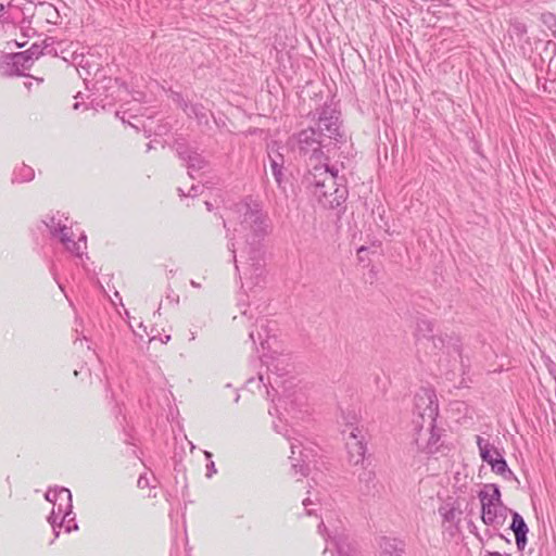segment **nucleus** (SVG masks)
Returning a JSON list of instances; mask_svg holds the SVG:
<instances>
[{
    "instance_id": "obj_1",
    "label": "nucleus",
    "mask_w": 556,
    "mask_h": 556,
    "mask_svg": "<svg viewBox=\"0 0 556 556\" xmlns=\"http://www.w3.org/2000/svg\"><path fill=\"white\" fill-rule=\"evenodd\" d=\"M224 227L229 237L228 250L232 253L236 270L242 287L252 290L265 279V263L262 240L268 233L269 222L258 202L243 200L231 210Z\"/></svg>"
},
{
    "instance_id": "obj_2",
    "label": "nucleus",
    "mask_w": 556,
    "mask_h": 556,
    "mask_svg": "<svg viewBox=\"0 0 556 556\" xmlns=\"http://www.w3.org/2000/svg\"><path fill=\"white\" fill-rule=\"evenodd\" d=\"M262 362L267 368V383L264 375L260 374L257 379L250 378L247 381V388L251 392H255V389L265 392L267 399L274 403L268 413L274 415L275 410L279 416L286 414L296 418L298 414L306 412L307 396L290 377V357L285 354L264 355Z\"/></svg>"
},
{
    "instance_id": "obj_3",
    "label": "nucleus",
    "mask_w": 556,
    "mask_h": 556,
    "mask_svg": "<svg viewBox=\"0 0 556 556\" xmlns=\"http://www.w3.org/2000/svg\"><path fill=\"white\" fill-rule=\"evenodd\" d=\"M314 116H317L316 127H308L294 136L300 152L311 155L308 168L321 163L319 159L323 155V148L343 141V135L340 131V112L336 108L325 104L316 111Z\"/></svg>"
},
{
    "instance_id": "obj_4",
    "label": "nucleus",
    "mask_w": 556,
    "mask_h": 556,
    "mask_svg": "<svg viewBox=\"0 0 556 556\" xmlns=\"http://www.w3.org/2000/svg\"><path fill=\"white\" fill-rule=\"evenodd\" d=\"M343 182V177L327 163L312 165L302 179L304 188L323 207L330 210L342 208L346 201L349 192Z\"/></svg>"
},
{
    "instance_id": "obj_5",
    "label": "nucleus",
    "mask_w": 556,
    "mask_h": 556,
    "mask_svg": "<svg viewBox=\"0 0 556 556\" xmlns=\"http://www.w3.org/2000/svg\"><path fill=\"white\" fill-rule=\"evenodd\" d=\"M42 223L49 229L50 235L60 240L66 251L77 257H83L87 249V238L84 233H80L78 240H74L73 230L68 226V218L64 214L56 212L51 216H47Z\"/></svg>"
},
{
    "instance_id": "obj_6",
    "label": "nucleus",
    "mask_w": 556,
    "mask_h": 556,
    "mask_svg": "<svg viewBox=\"0 0 556 556\" xmlns=\"http://www.w3.org/2000/svg\"><path fill=\"white\" fill-rule=\"evenodd\" d=\"M45 497L52 504L48 522L53 529L54 536L58 538L60 535L59 529H61L64 521H66V517H71L72 515V493L66 488H50L46 492Z\"/></svg>"
},
{
    "instance_id": "obj_7",
    "label": "nucleus",
    "mask_w": 556,
    "mask_h": 556,
    "mask_svg": "<svg viewBox=\"0 0 556 556\" xmlns=\"http://www.w3.org/2000/svg\"><path fill=\"white\" fill-rule=\"evenodd\" d=\"M439 415V405L435 392L429 388H422L415 394L414 412H413V429L415 421L432 426L437 421Z\"/></svg>"
},
{
    "instance_id": "obj_8",
    "label": "nucleus",
    "mask_w": 556,
    "mask_h": 556,
    "mask_svg": "<svg viewBox=\"0 0 556 556\" xmlns=\"http://www.w3.org/2000/svg\"><path fill=\"white\" fill-rule=\"evenodd\" d=\"M282 434L290 442V459L294 475L299 473L301 477L307 476L309 471L308 465L316 453L315 446L304 445V442L299 438L292 437L289 430H286Z\"/></svg>"
},
{
    "instance_id": "obj_9",
    "label": "nucleus",
    "mask_w": 556,
    "mask_h": 556,
    "mask_svg": "<svg viewBox=\"0 0 556 556\" xmlns=\"http://www.w3.org/2000/svg\"><path fill=\"white\" fill-rule=\"evenodd\" d=\"M414 430V442L418 451L426 454H434L439 451L441 433L435 427V422L432 426L420 424L418 420L415 421Z\"/></svg>"
},
{
    "instance_id": "obj_10",
    "label": "nucleus",
    "mask_w": 556,
    "mask_h": 556,
    "mask_svg": "<svg viewBox=\"0 0 556 556\" xmlns=\"http://www.w3.org/2000/svg\"><path fill=\"white\" fill-rule=\"evenodd\" d=\"M342 432L346 435L349 462L351 464L358 465L364 460L366 453V445L363 440L359 439L361 430L353 426V421H348L346 429Z\"/></svg>"
},
{
    "instance_id": "obj_11",
    "label": "nucleus",
    "mask_w": 556,
    "mask_h": 556,
    "mask_svg": "<svg viewBox=\"0 0 556 556\" xmlns=\"http://www.w3.org/2000/svg\"><path fill=\"white\" fill-rule=\"evenodd\" d=\"M31 56L27 54V52H17L12 54H7L2 58L1 61V71L3 75L7 76H22L25 75V72L30 70Z\"/></svg>"
},
{
    "instance_id": "obj_12",
    "label": "nucleus",
    "mask_w": 556,
    "mask_h": 556,
    "mask_svg": "<svg viewBox=\"0 0 556 556\" xmlns=\"http://www.w3.org/2000/svg\"><path fill=\"white\" fill-rule=\"evenodd\" d=\"M281 147L277 142H273L267 147V156L271 174L279 189L285 190L286 182V160L281 152Z\"/></svg>"
},
{
    "instance_id": "obj_13",
    "label": "nucleus",
    "mask_w": 556,
    "mask_h": 556,
    "mask_svg": "<svg viewBox=\"0 0 556 556\" xmlns=\"http://www.w3.org/2000/svg\"><path fill=\"white\" fill-rule=\"evenodd\" d=\"M176 151L179 159L186 163L191 178H194V173L200 172L207 165L206 160L197 150L184 142H176Z\"/></svg>"
},
{
    "instance_id": "obj_14",
    "label": "nucleus",
    "mask_w": 556,
    "mask_h": 556,
    "mask_svg": "<svg viewBox=\"0 0 556 556\" xmlns=\"http://www.w3.org/2000/svg\"><path fill=\"white\" fill-rule=\"evenodd\" d=\"M270 321L265 317L256 319L255 329H252L249 333V338L252 344L255 346L257 342L263 350H269V339L271 332Z\"/></svg>"
},
{
    "instance_id": "obj_15",
    "label": "nucleus",
    "mask_w": 556,
    "mask_h": 556,
    "mask_svg": "<svg viewBox=\"0 0 556 556\" xmlns=\"http://www.w3.org/2000/svg\"><path fill=\"white\" fill-rule=\"evenodd\" d=\"M378 556H405V543L396 538L382 536L378 541Z\"/></svg>"
},
{
    "instance_id": "obj_16",
    "label": "nucleus",
    "mask_w": 556,
    "mask_h": 556,
    "mask_svg": "<svg viewBox=\"0 0 556 556\" xmlns=\"http://www.w3.org/2000/svg\"><path fill=\"white\" fill-rule=\"evenodd\" d=\"M505 510L506 508L503 505L490 506V504H486V507L481 508V519L486 526H502L506 518Z\"/></svg>"
},
{
    "instance_id": "obj_17",
    "label": "nucleus",
    "mask_w": 556,
    "mask_h": 556,
    "mask_svg": "<svg viewBox=\"0 0 556 556\" xmlns=\"http://www.w3.org/2000/svg\"><path fill=\"white\" fill-rule=\"evenodd\" d=\"M435 349L446 352L448 355H460V343L458 338L448 336H431Z\"/></svg>"
},
{
    "instance_id": "obj_18",
    "label": "nucleus",
    "mask_w": 556,
    "mask_h": 556,
    "mask_svg": "<svg viewBox=\"0 0 556 556\" xmlns=\"http://www.w3.org/2000/svg\"><path fill=\"white\" fill-rule=\"evenodd\" d=\"M478 496L481 502V508L486 507V504H490V506L503 505L501 501V491L496 484H485L483 490L479 492Z\"/></svg>"
},
{
    "instance_id": "obj_19",
    "label": "nucleus",
    "mask_w": 556,
    "mask_h": 556,
    "mask_svg": "<svg viewBox=\"0 0 556 556\" xmlns=\"http://www.w3.org/2000/svg\"><path fill=\"white\" fill-rule=\"evenodd\" d=\"M477 445L480 452L481 459L489 464L490 466L496 460V456H500V452L493 445L489 443V441L484 440L482 437H477Z\"/></svg>"
},
{
    "instance_id": "obj_20",
    "label": "nucleus",
    "mask_w": 556,
    "mask_h": 556,
    "mask_svg": "<svg viewBox=\"0 0 556 556\" xmlns=\"http://www.w3.org/2000/svg\"><path fill=\"white\" fill-rule=\"evenodd\" d=\"M336 553L332 556H359V552L346 536L340 535L334 539Z\"/></svg>"
},
{
    "instance_id": "obj_21",
    "label": "nucleus",
    "mask_w": 556,
    "mask_h": 556,
    "mask_svg": "<svg viewBox=\"0 0 556 556\" xmlns=\"http://www.w3.org/2000/svg\"><path fill=\"white\" fill-rule=\"evenodd\" d=\"M439 514L444 522L458 525L460 521L462 510L453 503H445L439 507Z\"/></svg>"
},
{
    "instance_id": "obj_22",
    "label": "nucleus",
    "mask_w": 556,
    "mask_h": 556,
    "mask_svg": "<svg viewBox=\"0 0 556 556\" xmlns=\"http://www.w3.org/2000/svg\"><path fill=\"white\" fill-rule=\"evenodd\" d=\"M185 112L189 117H194L199 124L208 123V112L202 104L186 105Z\"/></svg>"
},
{
    "instance_id": "obj_23",
    "label": "nucleus",
    "mask_w": 556,
    "mask_h": 556,
    "mask_svg": "<svg viewBox=\"0 0 556 556\" xmlns=\"http://www.w3.org/2000/svg\"><path fill=\"white\" fill-rule=\"evenodd\" d=\"M35 177V172L30 166H27L25 164H22L21 166L16 167L13 172L12 176V182H28L33 180Z\"/></svg>"
},
{
    "instance_id": "obj_24",
    "label": "nucleus",
    "mask_w": 556,
    "mask_h": 556,
    "mask_svg": "<svg viewBox=\"0 0 556 556\" xmlns=\"http://www.w3.org/2000/svg\"><path fill=\"white\" fill-rule=\"evenodd\" d=\"M491 469L493 472L504 478H509L513 476V471L509 469L506 460L501 454L500 456H496V460H494L493 464L491 465Z\"/></svg>"
},
{
    "instance_id": "obj_25",
    "label": "nucleus",
    "mask_w": 556,
    "mask_h": 556,
    "mask_svg": "<svg viewBox=\"0 0 556 556\" xmlns=\"http://www.w3.org/2000/svg\"><path fill=\"white\" fill-rule=\"evenodd\" d=\"M513 521L510 525V529L514 531L515 534L518 533H528L529 529L527 523L525 522L522 516L516 511L511 514Z\"/></svg>"
},
{
    "instance_id": "obj_26",
    "label": "nucleus",
    "mask_w": 556,
    "mask_h": 556,
    "mask_svg": "<svg viewBox=\"0 0 556 556\" xmlns=\"http://www.w3.org/2000/svg\"><path fill=\"white\" fill-rule=\"evenodd\" d=\"M417 332L419 334H422L424 337H427L428 334H431L433 332V324L432 321L428 319H420L417 323Z\"/></svg>"
},
{
    "instance_id": "obj_27",
    "label": "nucleus",
    "mask_w": 556,
    "mask_h": 556,
    "mask_svg": "<svg viewBox=\"0 0 556 556\" xmlns=\"http://www.w3.org/2000/svg\"><path fill=\"white\" fill-rule=\"evenodd\" d=\"M202 189H203L202 185L193 184L190 187V189H189V191L187 193H185L182 188H178L177 190H178L180 197H191V198H194V197H197L201 192Z\"/></svg>"
},
{
    "instance_id": "obj_28",
    "label": "nucleus",
    "mask_w": 556,
    "mask_h": 556,
    "mask_svg": "<svg viewBox=\"0 0 556 556\" xmlns=\"http://www.w3.org/2000/svg\"><path fill=\"white\" fill-rule=\"evenodd\" d=\"M204 456L208 460L206 464V477L212 478L213 475L217 472L214 462L212 460V453L208 451H204Z\"/></svg>"
},
{
    "instance_id": "obj_29",
    "label": "nucleus",
    "mask_w": 556,
    "mask_h": 556,
    "mask_svg": "<svg viewBox=\"0 0 556 556\" xmlns=\"http://www.w3.org/2000/svg\"><path fill=\"white\" fill-rule=\"evenodd\" d=\"M29 56H31V64L42 54V48L34 43L29 49L25 50Z\"/></svg>"
},
{
    "instance_id": "obj_30",
    "label": "nucleus",
    "mask_w": 556,
    "mask_h": 556,
    "mask_svg": "<svg viewBox=\"0 0 556 556\" xmlns=\"http://www.w3.org/2000/svg\"><path fill=\"white\" fill-rule=\"evenodd\" d=\"M62 528H64L65 532H67V533L72 532L73 530L78 529V526L75 522V515L73 513H72L71 517H66V521H64V525L62 526Z\"/></svg>"
},
{
    "instance_id": "obj_31",
    "label": "nucleus",
    "mask_w": 556,
    "mask_h": 556,
    "mask_svg": "<svg viewBox=\"0 0 556 556\" xmlns=\"http://www.w3.org/2000/svg\"><path fill=\"white\" fill-rule=\"evenodd\" d=\"M516 536V545L519 551H522L527 544V533H518Z\"/></svg>"
},
{
    "instance_id": "obj_32",
    "label": "nucleus",
    "mask_w": 556,
    "mask_h": 556,
    "mask_svg": "<svg viewBox=\"0 0 556 556\" xmlns=\"http://www.w3.org/2000/svg\"><path fill=\"white\" fill-rule=\"evenodd\" d=\"M137 485L140 489L149 488L151 485L150 478L147 475H140Z\"/></svg>"
},
{
    "instance_id": "obj_33",
    "label": "nucleus",
    "mask_w": 556,
    "mask_h": 556,
    "mask_svg": "<svg viewBox=\"0 0 556 556\" xmlns=\"http://www.w3.org/2000/svg\"><path fill=\"white\" fill-rule=\"evenodd\" d=\"M302 504L306 510L307 516L314 515V509L309 508V506L313 505L314 502L309 497L304 498Z\"/></svg>"
},
{
    "instance_id": "obj_34",
    "label": "nucleus",
    "mask_w": 556,
    "mask_h": 556,
    "mask_svg": "<svg viewBox=\"0 0 556 556\" xmlns=\"http://www.w3.org/2000/svg\"><path fill=\"white\" fill-rule=\"evenodd\" d=\"M374 478H375L374 472H372V471H368V472H364V477H362V476H361V477H359V480H361V481H363V480H364V481H366V483H368L369 481H372V480H374ZM366 488H367V491H369V486H368V484H366Z\"/></svg>"
},
{
    "instance_id": "obj_35",
    "label": "nucleus",
    "mask_w": 556,
    "mask_h": 556,
    "mask_svg": "<svg viewBox=\"0 0 556 556\" xmlns=\"http://www.w3.org/2000/svg\"><path fill=\"white\" fill-rule=\"evenodd\" d=\"M468 528H469V531L475 534L479 540H482L479 532H478V529H477V526L473 523V522H469L468 523Z\"/></svg>"
},
{
    "instance_id": "obj_36",
    "label": "nucleus",
    "mask_w": 556,
    "mask_h": 556,
    "mask_svg": "<svg viewBox=\"0 0 556 556\" xmlns=\"http://www.w3.org/2000/svg\"><path fill=\"white\" fill-rule=\"evenodd\" d=\"M50 271H51V274L53 275L54 280L58 282L59 288L63 291V286L58 281L56 274H55V271H54V265H52V266H51Z\"/></svg>"
},
{
    "instance_id": "obj_37",
    "label": "nucleus",
    "mask_w": 556,
    "mask_h": 556,
    "mask_svg": "<svg viewBox=\"0 0 556 556\" xmlns=\"http://www.w3.org/2000/svg\"><path fill=\"white\" fill-rule=\"evenodd\" d=\"M326 531V527H325V523L323 521L319 522L318 525V532L324 535V532Z\"/></svg>"
},
{
    "instance_id": "obj_38",
    "label": "nucleus",
    "mask_w": 556,
    "mask_h": 556,
    "mask_svg": "<svg viewBox=\"0 0 556 556\" xmlns=\"http://www.w3.org/2000/svg\"><path fill=\"white\" fill-rule=\"evenodd\" d=\"M485 556H504L502 555L501 553L498 552H486V555Z\"/></svg>"
},
{
    "instance_id": "obj_39",
    "label": "nucleus",
    "mask_w": 556,
    "mask_h": 556,
    "mask_svg": "<svg viewBox=\"0 0 556 556\" xmlns=\"http://www.w3.org/2000/svg\"><path fill=\"white\" fill-rule=\"evenodd\" d=\"M549 17H551L552 20H554V22H555V23H554V30H553V31H554V36L556 37V17H555L554 15H552V14H549Z\"/></svg>"
},
{
    "instance_id": "obj_40",
    "label": "nucleus",
    "mask_w": 556,
    "mask_h": 556,
    "mask_svg": "<svg viewBox=\"0 0 556 556\" xmlns=\"http://www.w3.org/2000/svg\"><path fill=\"white\" fill-rule=\"evenodd\" d=\"M190 285H191L193 288H200V287H201V285H200L199 282L194 281V280H191V281H190Z\"/></svg>"
},
{
    "instance_id": "obj_41",
    "label": "nucleus",
    "mask_w": 556,
    "mask_h": 556,
    "mask_svg": "<svg viewBox=\"0 0 556 556\" xmlns=\"http://www.w3.org/2000/svg\"><path fill=\"white\" fill-rule=\"evenodd\" d=\"M205 205H206V208H207L208 211H211V210H212V204H211L210 202H207V201H206V202H205Z\"/></svg>"
},
{
    "instance_id": "obj_42",
    "label": "nucleus",
    "mask_w": 556,
    "mask_h": 556,
    "mask_svg": "<svg viewBox=\"0 0 556 556\" xmlns=\"http://www.w3.org/2000/svg\"><path fill=\"white\" fill-rule=\"evenodd\" d=\"M274 428H275V430H276L277 432L282 433V431L280 430V428H279V426H278V425H274Z\"/></svg>"
},
{
    "instance_id": "obj_43",
    "label": "nucleus",
    "mask_w": 556,
    "mask_h": 556,
    "mask_svg": "<svg viewBox=\"0 0 556 556\" xmlns=\"http://www.w3.org/2000/svg\"><path fill=\"white\" fill-rule=\"evenodd\" d=\"M194 339H195V333H194V332H191V333H190V339H189V340H190V341H193Z\"/></svg>"
},
{
    "instance_id": "obj_44",
    "label": "nucleus",
    "mask_w": 556,
    "mask_h": 556,
    "mask_svg": "<svg viewBox=\"0 0 556 556\" xmlns=\"http://www.w3.org/2000/svg\"><path fill=\"white\" fill-rule=\"evenodd\" d=\"M239 399H240V395L237 393V394H236L235 402L237 403V402L239 401Z\"/></svg>"
},
{
    "instance_id": "obj_45",
    "label": "nucleus",
    "mask_w": 556,
    "mask_h": 556,
    "mask_svg": "<svg viewBox=\"0 0 556 556\" xmlns=\"http://www.w3.org/2000/svg\"><path fill=\"white\" fill-rule=\"evenodd\" d=\"M79 104L78 103H75L74 104V109H78Z\"/></svg>"
},
{
    "instance_id": "obj_46",
    "label": "nucleus",
    "mask_w": 556,
    "mask_h": 556,
    "mask_svg": "<svg viewBox=\"0 0 556 556\" xmlns=\"http://www.w3.org/2000/svg\"><path fill=\"white\" fill-rule=\"evenodd\" d=\"M505 556H510L509 554L505 555Z\"/></svg>"
}]
</instances>
